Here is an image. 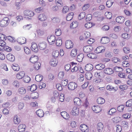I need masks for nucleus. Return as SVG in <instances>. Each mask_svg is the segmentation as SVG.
<instances>
[{
	"label": "nucleus",
	"instance_id": "nucleus-1",
	"mask_svg": "<svg viewBox=\"0 0 132 132\" xmlns=\"http://www.w3.org/2000/svg\"><path fill=\"white\" fill-rule=\"evenodd\" d=\"M10 22L9 18L7 17H5L0 21V26L4 27L6 26Z\"/></svg>",
	"mask_w": 132,
	"mask_h": 132
},
{
	"label": "nucleus",
	"instance_id": "nucleus-2",
	"mask_svg": "<svg viewBox=\"0 0 132 132\" xmlns=\"http://www.w3.org/2000/svg\"><path fill=\"white\" fill-rule=\"evenodd\" d=\"M23 14L26 16L31 17L34 15V13L32 11L26 10L24 11Z\"/></svg>",
	"mask_w": 132,
	"mask_h": 132
},
{
	"label": "nucleus",
	"instance_id": "nucleus-3",
	"mask_svg": "<svg viewBox=\"0 0 132 132\" xmlns=\"http://www.w3.org/2000/svg\"><path fill=\"white\" fill-rule=\"evenodd\" d=\"M77 87V84L74 82H70L68 85V87L70 90H74Z\"/></svg>",
	"mask_w": 132,
	"mask_h": 132
},
{
	"label": "nucleus",
	"instance_id": "nucleus-4",
	"mask_svg": "<svg viewBox=\"0 0 132 132\" xmlns=\"http://www.w3.org/2000/svg\"><path fill=\"white\" fill-rule=\"evenodd\" d=\"M47 41L50 45L53 44L55 41V37L54 35L48 36L47 38Z\"/></svg>",
	"mask_w": 132,
	"mask_h": 132
},
{
	"label": "nucleus",
	"instance_id": "nucleus-5",
	"mask_svg": "<svg viewBox=\"0 0 132 132\" xmlns=\"http://www.w3.org/2000/svg\"><path fill=\"white\" fill-rule=\"evenodd\" d=\"M105 48L103 46H99L96 48L95 50V52L97 54L103 53L105 51Z\"/></svg>",
	"mask_w": 132,
	"mask_h": 132
},
{
	"label": "nucleus",
	"instance_id": "nucleus-6",
	"mask_svg": "<svg viewBox=\"0 0 132 132\" xmlns=\"http://www.w3.org/2000/svg\"><path fill=\"white\" fill-rule=\"evenodd\" d=\"M92 109L94 112L96 113L100 112L102 110V108L99 105H96L92 107Z\"/></svg>",
	"mask_w": 132,
	"mask_h": 132
},
{
	"label": "nucleus",
	"instance_id": "nucleus-7",
	"mask_svg": "<svg viewBox=\"0 0 132 132\" xmlns=\"http://www.w3.org/2000/svg\"><path fill=\"white\" fill-rule=\"evenodd\" d=\"M93 48L92 45H88L85 46L83 47V51L86 53H88L91 52Z\"/></svg>",
	"mask_w": 132,
	"mask_h": 132
},
{
	"label": "nucleus",
	"instance_id": "nucleus-8",
	"mask_svg": "<svg viewBox=\"0 0 132 132\" xmlns=\"http://www.w3.org/2000/svg\"><path fill=\"white\" fill-rule=\"evenodd\" d=\"M71 72H76L78 70V67L76 65L77 63L72 62L71 63Z\"/></svg>",
	"mask_w": 132,
	"mask_h": 132
},
{
	"label": "nucleus",
	"instance_id": "nucleus-9",
	"mask_svg": "<svg viewBox=\"0 0 132 132\" xmlns=\"http://www.w3.org/2000/svg\"><path fill=\"white\" fill-rule=\"evenodd\" d=\"M80 128L82 132H88L89 130L88 126L85 124L81 125Z\"/></svg>",
	"mask_w": 132,
	"mask_h": 132
},
{
	"label": "nucleus",
	"instance_id": "nucleus-10",
	"mask_svg": "<svg viewBox=\"0 0 132 132\" xmlns=\"http://www.w3.org/2000/svg\"><path fill=\"white\" fill-rule=\"evenodd\" d=\"M65 46L66 47L67 49H70L73 47V44L71 40H68L66 41Z\"/></svg>",
	"mask_w": 132,
	"mask_h": 132
},
{
	"label": "nucleus",
	"instance_id": "nucleus-11",
	"mask_svg": "<svg viewBox=\"0 0 132 132\" xmlns=\"http://www.w3.org/2000/svg\"><path fill=\"white\" fill-rule=\"evenodd\" d=\"M110 38L107 37H102L100 40V42L102 44H105L108 43L110 42Z\"/></svg>",
	"mask_w": 132,
	"mask_h": 132
},
{
	"label": "nucleus",
	"instance_id": "nucleus-12",
	"mask_svg": "<svg viewBox=\"0 0 132 132\" xmlns=\"http://www.w3.org/2000/svg\"><path fill=\"white\" fill-rule=\"evenodd\" d=\"M31 48L32 51L35 52H37L38 50V46L34 42L32 43Z\"/></svg>",
	"mask_w": 132,
	"mask_h": 132
},
{
	"label": "nucleus",
	"instance_id": "nucleus-13",
	"mask_svg": "<svg viewBox=\"0 0 132 132\" xmlns=\"http://www.w3.org/2000/svg\"><path fill=\"white\" fill-rule=\"evenodd\" d=\"M38 59V57L36 55H32L29 59L30 61L32 63H37Z\"/></svg>",
	"mask_w": 132,
	"mask_h": 132
},
{
	"label": "nucleus",
	"instance_id": "nucleus-14",
	"mask_svg": "<svg viewBox=\"0 0 132 132\" xmlns=\"http://www.w3.org/2000/svg\"><path fill=\"white\" fill-rule=\"evenodd\" d=\"M71 113V114L73 115H77L79 113V110L78 108L76 106L74 107Z\"/></svg>",
	"mask_w": 132,
	"mask_h": 132
},
{
	"label": "nucleus",
	"instance_id": "nucleus-15",
	"mask_svg": "<svg viewBox=\"0 0 132 132\" xmlns=\"http://www.w3.org/2000/svg\"><path fill=\"white\" fill-rule=\"evenodd\" d=\"M25 73L23 71H20L16 75V78L17 79H20L23 78L25 76Z\"/></svg>",
	"mask_w": 132,
	"mask_h": 132
},
{
	"label": "nucleus",
	"instance_id": "nucleus-16",
	"mask_svg": "<svg viewBox=\"0 0 132 132\" xmlns=\"http://www.w3.org/2000/svg\"><path fill=\"white\" fill-rule=\"evenodd\" d=\"M38 18L41 21H44L47 19V16L44 14H41L38 16Z\"/></svg>",
	"mask_w": 132,
	"mask_h": 132
},
{
	"label": "nucleus",
	"instance_id": "nucleus-17",
	"mask_svg": "<svg viewBox=\"0 0 132 132\" xmlns=\"http://www.w3.org/2000/svg\"><path fill=\"white\" fill-rule=\"evenodd\" d=\"M18 42L21 44H23L26 43V38L23 37H19L17 39Z\"/></svg>",
	"mask_w": 132,
	"mask_h": 132
},
{
	"label": "nucleus",
	"instance_id": "nucleus-18",
	"mask_svg": "<svg viewBox=\"0 0 132 132\" xmlns=\"http://www.w3.org/2000/svg\"><path fill=\"white\" fill-rule=\"evenodd\" d=\"M94 76L96 78L99 79L102 78L104 77L103 73L102 72H96L95 73Z\"/></svg>",
	"mask_w": 132,
	"mask_h": 132
},
{
	"label": "nucleus",
	"instance_id": "nucleus-19",
	"mask_svg": "<svg viewBox=\"0 0 132 132\" xmlns=\"http://www.w3.org/2000/svg\"><path fill=\"white\" fill-rule=\"evenodd\" d=\"M104 126L101 122H99L97 124V129L98 132H102Z\"/></svg>",
	"mask_w": 132,
	"mask_h": 132
},
{
	"label": "nucleus",
	"instance_id": "nucleus-20",
	"mask_svg": "<svg viewBox=\"0 0 132 132\" xmlns=\"http://www.w3.org/2000/svg\"><path fill=\"white\" fill-rule=\"evenodd\" d=\"M7 59L11 62H13L15 60V57L14 55L11 53H9L6 56Z\"/></svg>",
	"mask_w": 132,
	"mask_h": 132
},
{
	"label": "nucleus",
	"instance_id": "nucleus-21",
	"mask_svg": "<svg viewBox=\"0 0 132 132\" xmlns=\"http://www.w3.org/2000/svg\"><path fill=\"white\" fill-rule=\"evenodd\" d=\"M104 73L110 75L113 74L114 71L113 69L110 68H105L104 70Z\"/></svg>",
	"mask_w": 132,
	"mask_h": 132
},
{
	"label": "nucleus",
	"instance_id": "nucleus-22",
	"mask_svg": "<svg viewBox=\"0 0 132 132\" xmlns=\"http://www.w3.org/2000/svg\"><path fill=\"white\" fill-rule=\"evenodd\" d=\"M125 20V18L122 16H119L117 17L116 19V21L117 22L122 23H123Z\"/></svg>",
	"mask_w": 132,
	"mask_h": 132
},
{
	"label": "nucleus",
	"instance_id": "nucleus-23",
	"mask_svg": "<svg viewBox=\"0 0 132 132\" xmlns=\"http://www.w3.org/2000/svg\"><path fill=\"white\" fill-rule=\"evenodd\" d=\"M78 25V23L76 21H74L72 22L70 24V28L74 29L77 27Z\"/></svg>",
	"mask_w": 132,
	"mask_h": 132
},
{
	"label": "nucleus",
	"instance_id": "nucleus-24",
	"mask_svg": "<svg viewBox=\"0 0 132 132\" xmlns=\"http://www.w3.org/2000/svg\"><path fill=\"white\" fill-rule=\"evenodd\" d=\"M13 121L15 124L18 125L20 123L21 120L17 115H15L14 116Z\"/></svg>",
	"mask_w": 132,
	"mask_h": 132
},
{
	"label": "nucleus",
	"instance_id": "nucleus-25",
	"mask_svg": "<svg viewBox=\"0 0 132 132\" xmlns=\"http://www.w3.org/2000/svg\"><path fill=\"white\" fill-rule=\"evenodd\" d=\"M106 88L107 90L110 91H112L114 92L116 91L118 89L117 87H113L110 85H108L106 87Z\"/></svg>",
	"mask_w": 132,
	"mask_h": 132
},
{
	"label": "nucleus",
	"instance_id": "nucleus-26",
	"mask_svg": "<svg viewBox=\"0 0 132 132\" xmlns=\"http://www.w3.org/2000/svg\"><path fill=\"white\" fill-rule=\"evenodd\" d=\"M61 114L62 117L65 119L68 120L70 117L69 115L66 112L63 111L61 112Z\"/></svg>",
	"mask_w": 132,
	"mask_h": 132
},
{
	"label": "nucleus",
	"instance_id": "nucleus-27",
	"mask_svg": "<svg viewBox=\"0 0 132 132\" xmlns=\"http://www.w3.org/2000/svg\"><path fill=\"white\" fill-rule=\"evenodd\" d=\"M26 126L24 125L20 124L18 127V129L19 132H23L24 131Z\"/></svg>",
	"mask_w": 132,
	"mask_h": 132
},
{
	"label": "nucleus",
	"instance_id": "nucleus-28",
	"mask_svg": "<svg viewBox=\"0 0 132 132\" xmlns=\"http://www.w3.org/2000/svg\"><path fill=\"white\" fill-rule=\"evenodd\" d=\"M93 66L90 64H87L85 66V70L88 71H91L93 69Z\"/></svg>",
	"mask_w": 132,
	"mask_h": 132
},
{
	"label": "nucleus",
	"instance_id": "nucleus-29",
	"mask_svg": "<svg viewBox=\"0 0 132 132\" xmlns=\"http://www.w3.org/2000/svg\"><path fill=\"white\" fill-rule=\"evenodd\" d=\"M36 113L39 117H43L44 113L43 111L41 109H39L36 111Z\"/></svg>",
	"mask_w": 132,
	"mask_h": 132
},
{
	"label": "nucleus",
	"instance_id": "nucleus-30",
	"mask_svg": "<svg viewBox=\"0 0 132 132\" xmlns=\"http://www.w3.org/2000/svg\"><path fill=\"white\" fill-rule=\"evenodd\" d=\"M12 67L14 71H19L20 69L19 65L17 64L14 63L12 65Z\"/></svg>",
	"mask_w": 132,
	"mask_h": 132
},
{
	"label": "nucleus",
	"instance_id": "nucleus-31",
	"mask_svg": "<svg viewBox=\"0 0 132 132\" xmlns=\"http://www.w3.org/2000/svg\"><path fill=\"white\" fill-rule=\"evenodd\" d=\"M74 102L75 105L79 106L81 105V102L79 98L76 97L74 99Z\"/></svg>",
	"mask_w": 132,
	"mask_h": 132
},
{
	"label": "nucleus",
	"instance_id": "nucleus-32",
	"mask_svg": "<svg viewBox=\"0 0 132 132\" xmlns=\"http://www.w3.org/2000/svg\"><path fill=\"white\" fill-rule=\"evenodd\" d=\"M121 37L124 39L128 40L130 38V35L127 33H124L122 34Z\"/></svg>",
	"mask_w": 132,
	"mask_h": 132
},
{
	"label": "nucleus",
	"instance_id": "nucleus-33",
	"mask_svg": "<svg viewBox=\"0 0 132 132\" xmlns=\"http://www.w3.org/2000/svg\"><path fill=\"white\" fill-rule=\"evenodd\" d=\"M77 49L76 48H74L71 50L70 55L72 57H74L76 56L77 54Z\"/></svg>",
	"mask_w": 132,
	"mask_h": 132
},
{
	"label": "nucleus",
	"instance_id": "nucleus-34",
	"mask_svg": "<svg viewBox=\"0 0 132 132\" xmlns=\"http://www.w3.org/2000/svg\"><path fill=\"white\" fill-rule=\"evenodd\" d=\"M58 63L57 60L55 59H52L50 62V64L53 67L56 66Z\"/></svg>",
	"mask_w": 132,
	"mask_h": 132
},
{
	"label": "nucleus",
	"instance_id": "nucleus-35",
	"mask_svg": "<svg viewBox=\"0 0 132 132\" xmlns=\"http://www.w3.org/2000/svg\"><path fill=\"white\" fill-rule=\"evenodd\" d=\"M74 13L73 12H71L68 14L67 15L66 20L68 21L71 20L73 18Z\"/></svg>",
	"mask_w": 132,
	"mask_h": 132
},
{
	"label": "nucleus",
	"instance_id": "nucleus-36",
	"mask_svg": "<svg viewBox=\"0 0 132 132\" xmlns=\"http://www.w3.org/2000/svg\"><path fill=\"white\" fill-rule=\"evenodd\" d=\"M96 102L98 104H102L105 102V100L104 98L100 97L97 99Z\"/></svg>",
	"mask_w": 132,
	"mask_h": 132
},
{
	"label": "nucleus",
	"instance_id": "nucleus-37",
	"mask_svg": "<svg viewBox=\"0 0 132 132\" xmlns=\"http://www.w3.org/2000/svg\"><path fill=\"white\" fill-rule=\"evenodd\" d=\"M84 55L82 53L78 55L77 57V61L79 62H81L84 58Z\"/></svg>",
	"mask_w": 132,
	"mask_h": 132
},
{
	"label": "nucleus",
	"instance_id": "nucleus-38",
	"mask_svg": "<svg viewBox=\"0 0 132 132\" xmlns=\"http://www.w3.org/2000/svg\"><path fill=\"white\" fill-rule=\"evenodd\" d=\"M105 65L101 63L97 64L95 66L96 68L98 70H102L105 68Z\"/></svg>",
	"mask_w": 132,
	"mask_h": 132
},
{
	"label": "nucleus",
	"instance_id": "nucleus-39",
	"mask_svg": "<svg viewBox=\"0 0 132 132\" xmlns=\"http://www.w3.org/2000/svg\"><path fill=\"white\" fill-rule=\"evenodd\" d=\"M95 25V24L92 22H88L86 23L85 25V27L87 28H90Z\"/></svg>",
	"mask_w": 132,
	"mask_h": 132
},
{
	"label": "nucleus",
	"instance_id": "nucleus-40",
	"mask_svg": "<svg viewBox=\"0 0 132 132\" xmlns=\"http://www.w3.org/2000/svg\"><path fill=\"white\" fill-rule=\"evenodd\" d=\"M31 95L33 99H36L38 98L39 94L37 92H34L32 93Z\"/></svg>",
	"mask_w": 132,
	"mask_h": 132
},
{
	"label": "nucleus",
	"instance_id": "nucleus-41",
	"mask_svg": "<svg viewBox=\"0 0 132 132\" xmlns=\"http://www.w3.org/2000/svg\"><path fill=\"white\" fill-rule=\"evenodd\" d=\"M56 44L57 46H61L62 44V41L60 38H58L56 41Z\"/></svg>",
	"mask_w": 132,
	"mask_h": 132
},
{
	"label": "nucleus",
	"instance_id": "nucleus-42",
	"mask_svg": "<svg viewBox=\"0 0 132 132\" xmlns=\"http://www.w3.org/2000/svg\"><path fill=\"white\" fill-rule=\"evenodd\" d=\"M19 93L20 94L23 95L26 93V89L23 87H21L19 88L18 90Z\"/></svg>",
	"mask_w": 132,
	"mask_h": 132
},
{
	"label": "nucleus",
	"instance_id": "nucleus-43",
	"mask_svg": "<svg viewBox=\"0 0 132 132\" xmlns=\"http://www.w3.org/2000/svg\"><path fill=\"white\" fill-rule=\"evenodd\" d=\"M59 95V93L57 92L55 94H54V96L52 97L51 99V102L52 103H54L55 102L56 98Z\"/></svg>",
	"mask_w": 132,
	"mask_h": 132
},
{
	"label": "nucleus",
	"instance_id": "nucleus-44",
	"mask_svg": "<svg viewBox=\"0 0 132 132\" xmlns=\"http://www.w3.org/2000/svg\"><path fill=\"white\" fill-rule=\"evenodd\" d=\"M43 77L40 75H37L35 77L36 80L38 82H40L42 80Z\"/></svg>",
	"mask_w": 132,
	"mask_h": 132
},
{
	"label": "nucleus",
	"instance_id": "nucleus-45",
	"mask_svg": "<svg viewBox=\"0 0 132 132\" xmlns=\"http://www.w3.org/2000/svg\"><path fill=\"white\" fill-rule=\"evenodd\" d=\"M120 119L119 117H116L112 118V120L114 123H117L119 122L120 121Z\"/></svg>",
	"mask_w": 132,
	"mask_h": 132
},
{
	"label": "nucleus",
	"instance_id": "nucleus-46",
	"mask_svg": "<svg viewBox=\"0 0 132 132\" xmlns=\"http://www.w3.org/2000/svg\"><path fill=\"white\" fill-rule=\"evenodd\" d=\"M85 16V13L82 12L80 13L78 16V19L79 20H81L84 19Z\"/></svg>",
	"mask_w": 132,
	"mask_h": 132
},
{
	"label": "nucleus",
	"instance_id": "nucleus-47",
	"mask_svg": "<svg viewBox=\"0 0 132 132\" xmlns=\"http://www.w3.org/2000/svg\"><path fill=\"white\" fill-rule=\"evenodd\" d=\"M85 75V77L88 80H90L92 77V75L90 72L86 73Z\"/></svg>",
	"mask_w": 132,
	"mask_h": 132
},
{
	"label": "nucleus",
	"instance_id": "nucleus-48",
	"mask_svg": "<svg viewBox=\"0 0 132 132\" xmlns=\"http://www.w3.org/2000/svg\"><path fill=\"white\" fill-rule=\"evenodd\" d=\"M105 17L107 19H110L112 17V14L111 12H106L105 13Z\"/></svg>",
	"mask_w": 132,
	"mask_h": 132
},
{
	"label": "nucleus",
	"instance_id": "nucleus-49",
	"mask_svg": "<svg viewBox=\"0 0 132 132\" xmlns=\"http://www.w3.org/2000/svg\"><path fill=\"white\" fill-rule=\"evenodd\" d=\"M59 54V51L57 50H55L52 53L53 56L55 58H57Z\"/></svg>",
	"mask_w": 132,
	"mask_h": 132
},
{
	"label": "nucleus",
	"instance_id": "nucleus-50",
	"mask_svg": "<svg viewBox=\"0 0 132 132\" xmlns=\"http://www.w3.org/2000/svg\"><path fill=\"white\" fill-rule=\"evenodd\" d=\"M41 66L40 63L38 62L35 63L34 65V67L36 70H38L39 69Z\"/></svg>",
	"mask_w": 132,
	"mask_h": 132
},
{
	"label": "nucleus",
	"instance_id": "nucleus-51",
	"mask_svg": "<svg viewBox=\"0 0 132 132\" xmlns=\"http://www.w3.org/2000/svg\"><path fill=\"white\" fill-rule=\"evenodd\" d=\"M90 36V33L89 32H85L83 35V38L85 39H87L89 38Z\"/></svg>",
	"mask_w": 132,
	"mask_h": 132
},
{
	"label": "nucleus",
	"instance_id": "nucleus-52",
	"mask_svg": "<svg viewBox=\"0 0 132 132\" xmlns=\"http://www.w3.org/2000/svg\"><path fill=\"white\" fill-rule=\"evenodd\" d=\"M122 64L123 67H129L130 65L129 62L127 61H125L122 62Z\"/></svg>",
	"mask_w": 132,
	"mask_h": 132
},
{
	"label": "nucleus",
	"instance_id": "nucleus-53",
	"mask_svg": "<svg viewBox=\"0 0 132 132\" xmlns=\"http://www.w3.org/2000/svg\"><path fill=\"white\" fill-rule=\"evenodd\" d=\"M23 81L26 83L29 82L30 80V78L27 76H25L23 79Z\"/></svg>",
	"mask_w": 132,
	"mask_h": 132
},
{
	"label": "nucleus",
	"instance_id": "nucleus-54",
	"mask_svg": "<svg viewBox=\"0 0 132 132\" xmlns=\"http://www.w3.org/2000/svg\"><path fill=\"white\" fill-rule=\"evenodd\" d=\"M87 56L90 59H95L97 58L96 54L93 53H90L88 54Z\"/></svg>",
	"mask_w": 132,
	"mask_h": 132
},
{
	"label": "nucleus",
	"instance_id": "nucleus-55",
	"mask_svg": "<svg viewBox=\"0 0 132 132\" xmlns=\"http://www.w3.org/2000/svg\"><path fill=\"white\" fill-rule=\"evenodd\" d=\"M116 112V110L114 108H112L109 110L108 112L109 114L110 115H112Z\"/></svg>",
	"mask_w": 132,
	"mask_h": 132
},
{
	"label": "nucleus",
	"instance_id": "nucleus-56",
	"mask_svg": "<svg viewBox=\"0 0 132 132\" xmlns=\"http://www.w3.org/2000/svg\"><path fill=\"white\" fill-rule=\"evenodd\" d=\"M37 87L36 84L31 85L30 89V91L31 92H34L37 89Z\"/></svg>",
	"mask_w": 132,
	"mask_h": 132
},
{
	"label": "nucleus",
	"instance_id": "nucleus-57",
	"mask_svg": "<svg viewBox=\"0 0 132 132\" xmlns=\"http://www.w3.org/2000/svg\"><path fill=\"white\" fill-rule=\"evenodd\" d=\"M35 10L36 12L40 13L43 11L44 8L43 7H40L35 9Z\"/></svg>",
	"mask_w": 132,
	"mask_h": 132
},
{
	"label": "nucleus",
	"instance_id": "nucleus-58",
	"mask_svg": "<svg viewBox=\"0 0 132 132\" xmlns=\"http://www.w3.org/2000/svg\"><path fill=\"white\" fill-rule=\"evenodd\" d=\"M69 10V7L67 6H64L63 7L62 11L63 13H65L68 12Z\"/></svg>",
	"mask_w": 132,
	"mask_h": 132
},
{
	"label": "nucleus",
	"instance_id": "nucleus-59",
	"mask_svg": "<svg viewBox=\"0 0 132 132\" xmlns=\"http://www.w3.org/2000/svg\"><path fill=\"white\" fill-rule=\"evenodd\" d=\"M55 33L56 35L59 36L61 34V31L60 29H57L55 30Z\"/></svg>",
	"mask_w": 132,
	"mask_h": 132
},
{
	"label": "nucleus",
	"instance_id": "nucleus-60",
	"mask_svg": "<svg viewBox=\"0 0 132 132\" xmlns=\"http://www.w3.org/2000/svg\"><path fill=\"white\" fill-rule=\"evenodd\" d=\"M40 49L41 50H44L46 47V45L43 43H40L39 44Z\"/></svg>",
	"mask_w": 132,
	"mask_h": 132
},
{
	"label": "nucleus",
	"instance_id": "nucleus-61",
	"mask_svg": "<svg viewBox=\"0 0 132 132\" xmlns=\"http://www.w3.org/2000/svg\"><path fill=\"white\" fill-rule=\"evenodd\" d=\"M64 73L63 71L60 72L58 75V77L60 79H62L63 77Z\"/></svg>",
	"mask_w": 132,
	"mask_h": 132
},
{
	"label": "nucleus",
	"instance_id": "nucleus-62",
	"mask_svg": "<svg viewBox=\"0 0 132 132\" xmlns=\"http://www.w3.org/2000/svg\"><path fill=\"white\" fill-rule=\"evenodd\" d=\"M92 15L90 14H87L85 18V20L86 21H89L92 18Z\"/></svg>",
	"mask_w": 132,
	"mask_h": 132
},
{
	"label": "nucleus",
	"instance_id": "nucleus-63",
	"mask_svg": "<svg viewBox=\"0 0 132 132\" xmlns=\"http://www.w3.org/2000/svg\"><path fill=\"white\" fill-rule=\"evenodd\" d=\"M126 106L123 105H121L118 106L117 108V110L119 112H121L125 108Z\"/></svg>",
	"mask_w": 132,
	"mask_h": 132
},
{
	"label": "nucleus",
	"instance_id": "nucleus-64",
	"mask_svg": "<svg viewBox=\"0 0 132 132\" xmlns=\"http://www.w3.org/2000/svg\"><path fill=\"white\" fill-rule=\"evenodd\" d=\"M68 80L67 79L62 80L61 82V85L63 86H67L68 84Z\"/></svg>",
	"mask_w": 132,
	"mask_h": 132
}]
</instances>
